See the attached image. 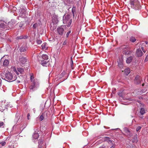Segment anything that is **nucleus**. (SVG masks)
<instances>
[{
    "instance_id": "473e14b6",
    "label": "nucleus",
    "mask_w": 148,
    "mask_h": 148,
    "mask_svg": "<svg viewBox=\"0 0 148 148\" xmlns=\"http://www.w3.org/2000/svg\"><path fill=\"white\" fill-rule=\"evenodd\" d=\"M142 127L141 126L138 127L136 129V130L137 132H138L139 130H140L141 128Z\"/></svg>"
},
{
    "instance_id": "e433bc0d",
    "label": "nucleus",
    "mask_w": 148,
    "mask_h": 148,
    "mask_svg": "<svg viewBox=\"0 0 148 148\" xmlns=\"http://www.w3.org/2000/svg\"><path fill=\"white\" fill-rule=\"evenodd\" d=\"M148 61V54L146 56V57L144 60V62H146Z\"/></svg>"
},
{
    "instance_id": "4d7b16f0",
    "label": "nucleus",
    "mask_w": 148,
    "mask_h": 148,
    "mask_svg": "<svg viewBox=\"0 0 148 148\" xmlns=\"http://www.w3.org/2000/svg\"><path fill=\"white\" fill-rule=\"evenodd\" d=\"M104 127L105 128H106L105 127V126H104Z\"/></svg>"
},
{
    "instance_id": "a18cd8bd",
    "label": "nucleus",
    "mask_w": 148,
    "mask_h": 148,
    "mask_svg": "<svg viewBox=\"0 0 148 148\" xmlns=\"http://www.w3.org/2000/svg\"><path fill=\"white\" fill-rule=\"evenodd\" d=\"M145 42L147 45L148 44V42L147 41H145Z\"/></svg>"
},
{
    "instance_id": "1a4fd4ad",
    "label": "nucleus",
    "mask_w": 148,
    "mask_h": 148,
    "mask_svg": "<svg viewBox=\"0 0 148 148\" xmlns=\"http://www.w3.org/2000/svg\"><path fill=\"white\" fill-rule=\"evenodd\" d=\"M6 23L2 20H0V29H5L7 28Z\"/></svg>"
},
{
    "instance_id": "ea45409f",
    "label": "nucleus",
    "mask_w": 148,
    "mask_h": 148,
    "mask_svg": "<svg viewBox=\"0 0 148 148\" xmlns=\"http://www.w3.org/2000/svg\"><path fill=\"white\" fill-rule=\"evenodd\" d=\"M99 148H108L107 146L103 145L102 146L100 147Z\"/></svg>"
},
{
    "instance_id": "c9c22d12",
    "label": "nucleus",
    "mask_w": 148,
    "mask_h": 148,
    "mask_svg": "<svg viewBox=\"0 0 148 148\" xmlns=\"http://www.w3.org/2000/svg\"><path fill=\"white\" fill-rule=\"evenodd\" d=\"M67 41L66 40H65L63 43V45H65L67 44Z\"/></svg>"
},
{
    "instance_id": "b1692460",
    "label": "nucleus",
    "mask_w": 148,
    "mask_h": 148,
    "mask_svg": "<svg viewBox=\"0 0 148 148\" xmlns=\"http://www.w3.org/2000/svg\"><path fill=\"white\" fill-rule=\"evenodd\" d=\"M130 40L131 42H134L136 41V39L133 36H131L130 39Z\"/></svg>"
},
{
    "instance_id": "4468645a",
    "label": "nucleus",
    "mask_w": 148,
    "mask_h": 148,
    "mask_svg": "<svg viewBox=\"0 0 148 148\" xmlns=\"http://www.w3.org/2000/svg\"><path fill=\"white\" fill-rule=\"evenodd\" d=\"M20 61L22 64H24L27 62V60L26 58L24 57H21L20 58Z\"/></svg>"
},
{
    "instance_id": "f257e3e1",
    "label": "nucleus",
    "mask_w": 148,
    "mask_h": 148,
    "mask_svg": "<svg viewBox=\"0 0 148 148\" xmlns=\"http://www.w3.org/2000/svg\"><path fill=\"white\" fill-rule=\"evenodd\" d=\"M2 78L9 82H12L16 80L17 77L15 76L14 77H13L12 73L9 71H8L6 72L5 73V77L4 78L3 77H2Z\"/></svg>"
},
{
    "instance_id": "4c0bfd02",
    "label": "nucleus",
    "mask_w": 148,
    "mask_h": 148,
    "mask_svg": "<svg viewBox=\"0 0 148 148\" xmlns=\"http://www.w3.org/2000/svg\"><path fill=\"white\" fill-rule=\"evenodd\" d=\"M23 38V36H18L17 37V39H22Z\"/></svg>"
},
{
    "instance_id": "37998d69",
    "label": "nucleus",
    "mask_w": 148,
    "mask_h": 148,
    "mask_svg": "<svg viewBox=\"0 0 148 148\" xmlns=\"http://www.w3.org/2000/svg\"><path fill=\"white\" fill-rule=\"evenodd\" d=\"M30 116V114L29 113H28L27 115V119L28 120H29L30 119V118H29Z\"/></svg>"
},
{
    "instance_id": "a878e982",
    "label": "nucleus",
    "mask_w": 148,
    "mask_h": 148,
    "mask_svg": "<svg viewBox=\"0 0 148 148\" xmlns=\"http://www.w3.org/2000/svg\"><path fill=\"white\" fill-rule=\"evenodd\" d=\"M17 70L18 72H19L21 73H22L24 71L23 69L21 68H17Z\"/></svg>"
},
{
    "instance_id": "79ce46f5",
    "label": "nucleus",
    "mask_w": 148,
    "mask_h": 148,
    "mask_svg": "<svg viewBox=\"0 0 148 148\" xmlns=\"http://www.w3.org/2000/svg\"><path fill=\"white\" fill-rule=\"evenodd\" d=\"M137 139H131L132 140H130V141H131L132 142L134 143L135 141L134 140H136V141L137 142L138 141L137 140Z\"/></svg>"
},
{
    "instance_id": "6e6552de",
    "label": "nucleus",
    "mask_w": 148,
    "mask_h": 148,
    "mask_svg": "<svg viewBox=\"0 0 148 148\" xmlns=\"http://www.w3.org/2000/svg\"><path fill=\"white\" fill-rule=\"evenodd\" d=\"M142 79L140 76L137 75L136 76L134 80V83L136 84H138L140 83Z\"/></svg>"
},
{
    "instance_id": "6e6d98bb",
    "label": "nucleus",
    "mask_w": 148,
    "mask_h": 148,
    "mask_svg": "<svg viewBox=\"0 0 148 148\" xmlns=\"http://www.w3.org/2000/svg\"><path fill=\"white\" fill-rule=\"evenodd\" d=\"M22 26H20V25H19V27H22Z\"/></svg>"
},
{
    "instance_id": "dca6fc26",
    "label": "nucleus",
    "mask_w": 148,
    "mask_h": 148,
    "mask_svg": "<svg viewBox=\"0 0 148 148\" xmlns=\"http://www.w3.org/2000/svg\"><path fill=\"white\" fill-rule=\"evenodd\" d=\"M48 58V56L46 54H43L42 56L41 59L47 60V61Z\"/></svg>"
},
{
    "instance_id": "39448f33",
    "label": "nucleus",
    "mask_w": 148,
    "mask_h": 148,
    "mask_svg": "<svg viewBox=\"0 0 148 148\" xmlns=\"http://www.w3.org/2000/svg\"><path fill=\"white\" fill-rule=\"evenodd\" d=\"M124 134L128 138H129L133 135V132L132 130L129 129L127 127H125L123 128Z\"/></svg>"
},
{
    "instance_id": "c85d7f7f",
    "label": "nucleus",
    "mask_w": 148,
    "mask_h": 148,
    "mask_svg": "<svg viewBox=\"0 0 148 148\" xmlns=\"http://www.w3.org/2000/svg\"><path fill=\"white\" fill-rule=\"evenodd\" d=\"M75 11L76 7H73L72 9V12L73 16H74V13L75 12Z\"/></svg>"
},
{
    "instance_id": "2eb2a0df",
    "label": "nucleus",
    "mask_w": 148,
    "mask_h": 148,
    "mask_svg": "<svg viewBox=\"0 0 148 148\" xmlns=\"http://www.w3.org/2000/svg\"><path fill=\"white\" fill-rule=\"evenodd\" d=\"M32 83L31 84L29 87V88L30 90H33L35 87L36 83L35 82H32Z\"/></svg>"
},
{
    "instance_id": "7c9ffc66",
    "label": "nucleus",
    "mask_w": 148,
    "mask_h": 148,
    "mask_svg": "<svg viewBox=\"0 0 148 148\" xmlns=\"http://www.w3.org/2000/svg\"><path fill=\"white\" fill-rule=\"evenodd\" d=\"M118 95L121 97H123V95L122 92H119L118 93Z\"/></svg>"
},
{
    "instance_id": "f3484780",
    "label": "nucleus",
    "mask_w": 148,
    "mask_h": 148,
    "mask_svg": "<svg viewBox=\"0 0 148 148\" xmlns=\"http://www.w3.org/2000/svg\"><path fill=\"white\" fill-rule=\"evenodd\" d=\"M27 47L25 46H22L20 49V51L21 52H25L26 50Z\"/></svg>"
},
{
    "instance_id": "393cba45",
    "label": "nucleus",
    "mask_w": 148,
    "mask_h": 148,
    "mask_svg": "<svg viewBox=\"0 0 148 148\" xmlns=\"http://www.w3.org/2000/svg\"><path fill=\"white\" fill-rule=\"evenodd\" d=\"M34 78V74H32V75H31V77H30V80L31 82H35Z\"/></svg>"
},
{
    "instance_id": "bb28decb",
    "label": "nucleus",
    "mask_w": 148,
    "mask_h": 148,
    "mask_svg": "<svg viewBox=\"0 0 148 148\" xmlns=\"http://www.w3.org/2000/svg\"><path fill=\"white\" fill-rule=\"evenodd\" d=\"M5 126V124L3 122H0V127L4 128Z\"/></svg>"
},
{
    "instance_id": "603ef678",
    "label": "nucleus",
    "mask_w": 148,
    "mask_h": 148,
    "mask_svg": "<svg viewBox=\"0 0 148 148\" xmlns=\"http://www.w3.org/2000/svg\"><path fill=\"white\" fill-rule=\"evenodd\" d=\"M39 148H42V147L41 146H39Z\"/></svg>"
},
{
    "instance_id": "423d86ee",
    "label": "nucleus",
    "mask_w": 148,
    "mask_h": 148,
    "mask_svg": "<svg viewBox=\"0 0 148 148\" xmlns=\"http://www.w3.org/2000/svg\"><path fill=\"white\" fill-rule=\"evenodd\" d=\"M121 48L123 49V53L125 55H128L132 52V51L128 46H124Z\"/></svg>"
},
{
    "instance_id": "09e8293b",
    "label": "nucleus",
    "mask_w": 148,
    "mask_h": 148,
    "mask_svg": "<svg viewBox=\"0 0 148 148\" xmlns=\"http://www.w3.org/2000/svg\"><path fill=\"white\" fill-rule=\"evenodd\" d=\"M105 138H106V139H110V138L108 137H104Z\"/></svg>"
},
{
    "instance_id": "f704fd0d",
    "label": "nucleus",
    "mask_w": 148,
    "mask_h": 148,
    "mask_svg": "<svg viewBox=\"0 0 148 148\" xmlns=\"http://www.w3.org/2000/svg\"><path fill=\"white\" fill-rule=\"evenodd\" d=\"M6 144V143L5 141L2 142H1V145L2 146H4Z\"/></svg>"
},
{
    "instance_id": "bf43d9fd",
    "label": "nucleus",
    "mask_w": 148,
    "mask_h": 148,
    "mask_svg": "<svg viewBox=\"0 0 148 148\" xmlns=\"http://www.w3.org/2000/svg\"><path fill=\"white\" fill-rule=\"evenodd\" d=\"M1 142H0V145L1 144Z\"/></svg>"
},
{
    "instance_id": "412c9836",
    "label": "nucleus",
    "mask_w": 148,
    "mask_h": 148,
    "mask_svg": "<svg viewBox=\"0 0 148 148\" xmlns=\"http://www.w3.org/2000/svg\"><path fill=\"white\" fill-rule=\"evenodd\" d=\"M125 73L126 75H128L130 73V70L129 68H127L125 70Z\"/></svg>"
},
{
    "instance_id": "58836bf2",
    "label": "nucleus",
    "mask_w": 148,
    "mask_h": 148,
    "mask_svg": "<svg viewBox=\"0 0 148 148\" xmlns=\"http://www.w3.org/2000/svg\"><path fill=\"white\" fill-rule=\"evenodd\" d=\"M14 72H15L16 73L17 75H18L19 74V73H18V71H17V70L16 68H15L14 69Z\"/></svg>"
},
{
    "instance_id": "c756f323",
    "label": "nucleus",
    "mask_w": 148,
    "mask_h": 148,
    "mask_svg": "<svg viewBox=\"0 0 148 148\" xmlns=\"http://www.w3.org/2000/svg\"><path fill=\"white\" fill-rule=\"evenodd\" d=\"M36 42H37V43L38 44H40L42 42V40H40L38 39H37V40Z\"/></svg>"
},
{
    "instance_id": "72a5a7b5",
    "label": "nucleus",
    "mask_w": 148,
    "mask_h": 148,
    "mask_svg": "<svg viewBox=\"0 0 148 148\" xmlns=\"http://www.w3.org/2000/svg\"><path fill=\"white\" fill-rule=\"evenodd\" d=\"M38 26V24L37 23H36L33 25V28L35 29H36Z\"/></svg>"
},
{
    "instance_id": "de8ad7c7",
    "label": "nucleus",
    "mask_w": 148,
    "mask_h": 148,
    "mask_svg": "<svg viewBox=\"0 0 148 148\" xmlns=\"http://www.w3.org/2000/svg\"><path fill=\"white\" fill-rule=\"evenodd\" d=\"M17 82L18 83H19L20 82V81H18V80H17Z\"/></svg>"
},
{
    "instance_id": "6ab92c4d",
    "label": "nucleus",
    "mask_w": 148,
    "mask_h": 148,
    "mask_svg": "<svg viewBox=\"0 0 148 148\" xmlns=\"http://www.w3.org/2000/svg\"><path fill=\"white\" fill-rule=\"evenodd\" d=\"M133 58L132 57H130L128 58L126 60V62L127 63H130L132 61Z\"/></svg>"
},
{
    "instance_id": "49530a36",
    "label": "nucleus",
    "mask_w": 148,
    "mask_h": 148,
    "mask_svg": "<svg viewBox=\"0 0 148 148\" xmlns=\"http://www.w3.org/2000/svg\"><path fill=\"white\" fill-rule=\"evenodd\" d=\"M65 73V72H63L61 74H62L63 75V74H64Z\"/></svg>"
},
{
    "instance_id": "9d476101",
    "label": "nucleus",
    "mask_w": 148,
    "mask_h": 148,
    "mask_svg": "<svg viewBox=\"0 0 148 148\" xmlns=\"http://www.w3.org/2000/svg\"><path fill=\"white\" fill-rule=\"evenodd\" d=\"M105 141L108 142L109 145V146H110V148H114L115 145L114 141L112 142L110 139H106V140H105Z\"/></svg>"
},
{
    "instance_id": "5fc2aeb1",
    "label": "nucleus",
    "mask_w": 148,
    "mask_h": 148,
    "mask_svg": "<svg viewBox=\"0 0 148 148\" xmlns=\"http://www.w3.org/2000/svg\"><path fill=\"white\" fill-rule=\"evenodd\" d=\"M1 34V32L0 31V35Z\"/></svg>"
},
{
    "instance_id": "2f4dec72",
    "label": "nucleus",
    "mask_w": 148,
    "mask_h": 148,
    "mask_svg": "<svg viewBox=\"0 0 148 148\" xmlns=\"http://www.w3.org/2000/svg\"><path fill=\"white\" fill-rule=\"evenodd\" d=\"M71 30L69 31H68V32H67V33L66 34V37L67 38H68L69 37V34H71Z\"/></svg>"
},
{
    "instance_id": "20e7f679",
    "label": "nucleus",
    "mask_w": 148,
    "mask_h": 148,
    "mask_svg": "<svg viewBox=\"0 0 148 148\" xmlns=\"http://www.w3.org/2000/svg\"><path fill=\"white\" fill-rule=\"evenodd\" d=\"M9 62L8 59H5L4 56L1 58L0 62V67L3 66L4 67L8 66Z\"/></svg>"
},
{
    "instance_id": "4be33fe9",
    "label": "nucleus",
    "mask_w": 148,
    "mask_h": 148,
    "mask_svg": "<svg viewBox=\"0 0 148 148\" xmlns=\"http://www.w3.org/2000/svg\"><path fill=\"white\" fill-rule=\"evenodd\" d=\"M42 49L46 50L47 49V43H43L41 45Z\"/></svg>"
},
{
    "instance_id": "5701e85b",
    "label": "nucleus",
    "mask_w": 148,
    "mask_h": 148,
    "mask_svg": "<svg viewBox=\"0 0 148 148\" xmlns=\"http://www.w3.org/2000/svg\"><path fill=\"white\" fill-rule=\"evenodd\" d=\"M44 114L42 113L41 115L39 116V119L40 121H42L44 118Z\"/></svg>"
},
{
    "instance_id": "864d4df0",
    "label": "nucleus",
    "mask_w": 148,
    "mask_h": 148,
    "mask_svg": "<svg viewBox=\"0 0 148 148\" xmlns=\"http://www.w3.org/2000/svg\"><path fill=\"white\" fill-rule=\"evenodd\" d=\"M101 142V140H99V142Z\"/></svg>"
},
{
    "instance_id": "8fccbe9b",
    "label": "nucleus",
    "mask_w": 148,
    "mask_h": 148,
    "mask_svg": "<svg viewBox=\"0 0 148 148\" xmlns=\"http://www.w3.org/2000/svg\"><path fill=\"white\" fill-rule=\"evenodd\" d=\"M127 27V25H124L123 26V27Z\"/></svg>"
},
{
    "instance_id": "13d9d810",
    "label": "nucleus",
    "mask_w": 148,
    "mask_h": 148,
    "mask_svg": "<svg viewBox=\"0 0 148 148\" xmlns=\"http://www.w3.org/2000/svg\"><path fill=\"white\" fill-rule=\"evenodd\" d=\"M142 86H144V84H143L142 85Z\"/></svg>"
},
{
    "instance_id": "f8f14e48",
    "label": "nucleus",
    "mask_w": 148,
    "mask_h": 148,
    "mask_svg": "<svg viewBox=\"0 0 148 148\" xmlns=\"http://www.w3.org/2000/svg\"><path fill=\"white\" fill-rule=\"evenodd\" d=\"M136 53L138 57H140L143 54V53L140 49H138L137 50Z\"/></svg>"
},
{
    "instance_id": "3c124183",
    "label": "nucleus",
    "mask_w": 148,
    "mask_h": 148,
    "mask_svg": "<svg viewBox=\"0 0 148 148\" xmlns=\"http://www.w3.org/2000/svg\"><path fill=\"white\" fill-rule=\"evenodd\" d=\"M42 142H43L42 141H40V144L41 143H43Z\"/></svg>"
},
{
    "instance_id": "aec40b11",
    "label": "nucleus",
    "mask_w": 148,
    "mask_h": 148,
    "mask_svg": "<svg viewBox=\"0 0 148 148\" xmlns=\"http://www.w3.org/2000/svg\"><path fill=\"white\" fill-rule=\"evenodd\" d=\"M39 135L38 133L35 132L33 135L34 139H38L39 137Z\"/></svg>"
},
{
    "instance_id": "7ed1b4c3",
    "label": "nucleus",
    "mask_w": 148,
    "mask_h": 148,
    "mask_svg": "<svg viewBox=\"0 0 148 148\" xmlns=\"http://www.w3.org/2000/svg\"><path fill=\"white\" fill-rule=\"evenodd\" d=\"M63 23L64 24H68L67 26H69L72 22V19H70V16L69 14L65 15L63 16Z\"/></svg>"
},
{
    "instance_id": "cd10ccee",
    "label": "nucleus",
    "mask_w": 148,
    "mask_h": 148,
    "mask_svg": "<svg viewBox=\"0 0 148 148\" xmlns=\"http://www.w3.org/2000/svg\"><path fill=\"white\" fill-rule=\"evenodd\" d=\"M13 23L12 21H10L8 23V26L10 27H12L13 26V24L12 23Z\"/></svg>"
},
{
    "instance_id": "0eeeda50",
    "label": "nucleus",
    "mask_w": 148,
    "mask_h": 148,
    "mask_svg": "<svg viewBox=\"0 0 148 148\" xmlns=\"http://www.w3.org/2000/svg\"><path fill=\"white\" fill-rule=\"evenodd\" d=\"M57 32L59 35L62 36L64 32V29L63 26H61L58 27L57 29Z\"/></svg>"
},
{
    "instance_id": "a211bd4d",
    "label": "nucleus",
    "mask_w": 148,
    "mask_h": 148,
    "mask_svg": "<svg viewBox=\"0 0 148 148\" xmlns=\"http://www.w3.org/2000/svg\"><path fill=\"white\" fill-rule=\"evenodd\" d=\"M140 113L142 114L143 115L146 113L145 110L142 108H141L140 110Z\"/></svg>"
},
{
    "instance_id": "c03bdc74",
    "label": "nucleus",
    "mask_w": 148,
    "mask_h": 148,
    "mask_svg": "<svg viewBox=\"0 0 148 148\" xmlns=\"http://www.w3.org/2000/svg\"><path fill=\"white\" fill-rule=\"evenodd\" d=\"M141 48L142 49V50L144 52H145V51H144V48H143V47H141Z\"/></svg>"
},
{
    "instance_id": "f03ea898",
    "label": "nucleus",
    "mask_w": 148,
    "mask_h": 148,
    "mask_svg": "<svg viewBox=\"0 0 148 148\" xmlns=\"http://www.w3.org/2000/svg\"><path fill=\"white\" fill-rule=\"evenodd\" d=\"M130 3L131 8L135 10L139 9L141 6L138 0H130Z\"/></svg>"
},
{
    "instance_id": "a19ab883",
    "label": "nucleus",
    "mask_w": 148,
    "mask_h": 148,
    "mask_svg": "<svg viewBox=\"0 0 148 148\" xmlns=\"http://www.w3.org/2000/svg\"><path fill=\"white\" fill-rule=\"evenodd\" d=\"M119 66L121 68L123 67V65L122 63H120L118 64Z\"/></svg>"
},
{
    "instance_id": "9b49d317",
    "label": "nucleus",
    "mask_w": 148,
    "mask_h": 148,
    "mask_svg": "<svg viewBox=\"0 0 148 148\" xmlns=\"http://www.w3.org/2000/svg\"><path fill=\"white\" fill-rule=\"evenodd\" d=\"M52 21L54 23H57L58 22V16L57 15H54L52 17Z\"/></svg>"
},
{
    "instance_id": "ddd939ff",
    "label": "nucleus",
    "mask_w": 148,
    "mask_h": 148,
    "mask_svg": "<svg viewBox=\"0 0 148 148\" xmlns=\"http://www.w3.org/2000/svg\"><path fill=\"white\" fill-rule=\"evenodd\" d=\"M38 59L40 60V63L43 66H46L47 64V60H43L42 59L40 60L39 58Z\"/></svg>"
}]
</instances>
